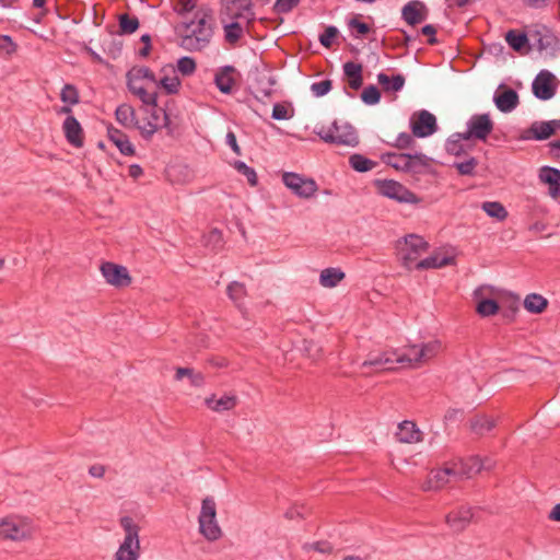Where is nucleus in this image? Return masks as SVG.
I'll return each instance as SVG.
<instances>
[{"label":"nucleus","mask_w":560,"mask_h":560,"mask_svg":"<svg viewBox=\"0 0 560 560\" xmlns=\"http://www.w3.org/2000/svg\"><path fill=\"white\" fill-rule=\"evenodd\" d=\"M213 11L209 8L199 9L195 19L182 24L179 46L188 51H201L206 48L213 36Z\"/></svg>","instance_id":"nucleus-1"},{"label":"nucleus","mask_w":560,"mask_h":560,"mask_svg":"<svg viewBox=\"0 0 560 560\" xmlns=\"http://www.w3.org/2000/svg\"><path fill=\"white\" fill-rule=\"evenodd\" d=\"M428 249L429 243L418 234H408L396 242L397 258L408 270L415 269L419 257Z\"/></svg>","instance_id":"nucleus-2"},{"label":"nucleus","mask_w":560,"mask_h":560,"mask_svg":"<svg viewBox=\"0 0 560 560\" xmlns=\"http://www.w3.org/2000/svg\"><path fill=\"white\" fill-rule=\"evenodd\" d=\"M119 524L125 532V538L115 553V560H138L140 557V526L130 516H122Z\"/></svg>","instance_id":"nucleus-3"},{"label":"nucleus","mask_w":560,"mask_h":560,"mask_svg":"<svg viewBox=\"0 0 560 560\" xmlns=\"http://www.w3.org/2000/svg\"><path fill=\"white\" fill-rule=\"evenodd\" d=\"M318 136L325 142L337 145L355 147L359 144L358 133L349 122L339 125L337 121H334L331 127L327 129L322 128L318 131Z\"/></svg>","instance_id":"nucleus-4"},{"label":"nucleus","mask_w":560,"mask_h":560,"mask_svg":"<svg viewBox=\"0 0 560 560\" xmlns=\"http://www.w3.org/2000/svg\"><path fill=\"white\" fill-rule=\"evenodd\" d=\"M375 186L381 195L398 202L419 203L421 201L416 194L394 179H377L375 180Z\"/></svg>","instance_id":"nucleus-5"},{"label":"nucleus","mask_w":560,"mask_h":560,"mask_svg":"<svg viewBox=\"0 0 560 560\" xmlns=\"http://www.w3.org/2000/svg\"><path fill=\"white\" fill-rule=\"evenodd\" d=\"M409 350L415 352V357H411L410 353H401V364L408 366H419L422 363L428 362L432 358L436 357L439 351L441 350V342L439 340H433L427 343L410 345Z\"/></svg>","instance_id":"nucleus-6"},{"label":"nucleus","mask_w":560,"mask_h":560,"mask_svg":"<svg viewBox=\"0 0 560 560\" xmlns=\"http://www.w3.org/2000/svg\"><path fill=\"white\" fill-rule=\"evenodd\" d=\"M282 182L300 198H311L318 189L313 178H307L293 172L283 173Z\"/></svg>","instance_id":"nucleus-7"},{"label":"nucleus","mask_w":560,"mask_h":560,"mask_svg":"<svg viewBox=\"0 0 560 560\" xmlns=\"http://www.w3.org/2000/svg\"><path fill=\"white\" fill-rule=\"evenodd\" d=\"M529 37L539 51L550 50L555 55L560 49V40L546 25H533L529 30Z\"/></svg>","instance_id":"nucleus-8"},{"label":"nucleus","mask_w":560,"mask_h":560,"mask_svg":"<svg viewBox=\"0 0 560 560\" xmlns=\"http://www.w3.org/2000/svg\"><path fill=\"white\" fill-rule=\"evenodd\" d=\"M410 127L415 137L425 138L436 131V118L430 112L422 109L412 114Z\"/></svg>","instance_id":"nucleus-9"},{"label":"nucleus","mask_w":560,"mask_h":560,"mask_svg":"<svg viewBox=\"0 0 560 560\" xmlns=\"http://www.w3.org/2000/svg\"><path fill=\"white\" fill-rule=\"evenodd\" d=\"M101 272L105 280L116 288H126L132 282V278L129 275L128 269L125 266L117 265L115 262H103L101 265Z\"/></svg>","instance_id":"nucleus-10"},{"label":"nucleus","mask_w":560,"mask_h":560,"mask_svg":"<svg viewBox=\"0 0 560 560\" xmlns=\"http://www.w3.org/2000/svg\"><path fill=\"white\" fill-rule=\"evenodd\" d=\"M401 353L397 350H387L376 355H370L368 360L362 363V368H373L376 372L393 371L394 364H401Z\"/></svg>","instance_id":"nucleus-11"},{"label":"nucleus","mask_w":560,"mask_h":560,"mask_svg":"<svg viewBox=\"0 0 560 560\" xmlns=\"http://www.w3.org/2000/svg\"><path fill=\"white\" fill-rule=\"evenodd\" d=\"M534 95L542 101L550 100L556 93V77L548 70H541L535 78L533 85Z\"/></svg>","instance_id":"nucleus-12"},{"label":"nucleus","mask_w":560,"mask_h":560,"mask_svg":"<svg viewBox=\"0 0 560 560\" xmlns=\"http://www.w3.org/2000/svg\"><path fill=\"white\" fill-rule=\"evenodd\" d=\"M492 287L480 285L474 291V299L477 302L476 312L482 316L488 317L499 312V304L495 300L487 299L488 294H492Z\"/></svg>","instance_id":"nucleus-13"},{"label":"nucleus","mask_w":560,"mask_h":560,"mask_svg":"<svg viewBox=\"0 0 560 560\" xmlns=\"http://www.w3.org/2000/svg\"><path fill=\"white\" fill-rule=\"evenodd\" d=\"M467 129L468 136H474L475 139L486 141L493 130V121L489 114H477L469 119Z\"/></svg>","instance_id":"nucleus-14"},{"label":"nucleus","mask_w":560,"mask_h":560,"mask_svg":"<svg viewBox=\"0 0 560 560\" xmlns=\"http://www.w3.org/2000/svg\"><path fill=\"white\" fill-rule=\"evenodd\" d=\"M456 480L469 479L474 475L479 474L483 468L482 460L479 456H470L466 459L452 463Z\"/></svg>","instance_id":"nucleus-15"},{"label":"nucleus","mask_w":560,"mask_h":560,"mask_svg":"<svg viewBox=\"0 0 560 560\" xmlns=\"http://www.w3.org/2000/svg\"><path fill=\"white\" fill-rule=\"evenodd\" d=\"M550 121H534L527 129L523 130L520 136L521 140H547L555 135V127Z\"/></svg>","instance_id":"nucleus-16"},{"label":"nucleus","mask_w":560,"mask_h":560,"mask_svg":"<svg viewBox=\"0 0 560 560\" xmlns=\"http://www.w3.org/2000/svg\"><path fill=\"white\" fill-rule=\"evenodd\" d=\"M493 101L499 110L509 113L517 107L520 97L515 90L501 84L494 94Z\"/></svg>","instance_id":"nucleus-17"},{"label":"nucleus","mask_w":560,"mask_h":560,"mask_svg":"<svg viewBox=\"0 0 560 560\" xmlns=\"http://www.w3.org/2000/svg\"><path fill=\"white\" fill-rule=\"evenodd\" d=\"M472 509L469 506H460L451 511L445 520L447 525L456 533L463 532L472 520Z\"/></svg>","instance_id":"nucleus-18"},{"label":"nucleus","mask_w":560,"mask_h":560,"mask_svg":"<svg viewBox=\"0 0 560 560\" xmlns=\"http://www.w3.org/2000/svg\"><path fill=\"white\" fill-rule=\"evenodd\" d=\"M62 130L67 141L74 148H82L84 144L83 129L74 116L69 115L63 124Z\"/></svg>","instance_id":"nucleus-19"},{"label":"nucleus","mask_w":560,"mask_h":560,"mask_svg":"<svg viewBox=\"0 0 560 560\" xmlns=\"http://www.w3.org/2000/svg\"><path fill=\"white\" fill-rule=\"evenodd\" d=\"M31 537L30 530L22 525H18L11 518L0 521V539L24 540Z\"/></svg>","instance_id":"nucleus-20"},{"label":"nucleus","mask_w":560,"mask_h":560,"mask_svg":"<svg viewBox=\"0 0 560 560\" xmlns=\"http://www.w3.org/2000/svg\"><path fill=\"white\" fill-rule=\"evenodd\" d=\"M402 19L411 26L420 24L428 16V9L425 4L419 0L408 2L402 8Z\"/></svg>","instance_id":"nucleus-21"},{"label":"nucleus","mask_w":560,"mask_h":560,"mask_svg":"<svg viewBox=\"0 0 560 560\" xmlns=\"http://www.w3.org/2000/svg\"><path fill=\"white\" fill-rule=\"evenodd\" d=\"M539 179L548 186V194L557 199L560 197V170L551 166H542L539 170Z\"/></svg>","instance_id":"nucleus-22"},{"label":"nucleus","mask_w":560,"mask_h":560,"mask_svg":"<svg viewBox=\"0 0 560 560\" xmlns=\"http://www.w3.org/2000/svg\"><path fill=\"white\" fill-rule=\"evenodd\" d=\"M226 294L235 307L246 317L248 313L245 305V299L248 295L246 285L240 281H232L226 288Z\"/></svg>","instance_id":"nucleus-23"},{"label":"nucleus","mask_w":560,"mask_h":560,"mask_svg":"<svg viewBox=\"0 0 560 560\" xmlns=\"http://www.w3.org/2000/svg\"><path fill=\"white\" fill-rule=\"evenodd\" d=\"M107 137L122 155L132 156L136 154L135 148L128 136L113 125L107 127Z\"/></svg>","instance_id":"nucleus-24"},{"label":"nucleus","mask_w":560,"mask_h":560,"mask_svg":"<svg viewBox=\"0 0 560 560\" xmlns=\"http://www.w3.org/2000/svg\"><path fill=\"white\" fill-rule=\"evenodd\" d=\"M396 436L399 442L407 444L419 443L423 439V434L416 422L409 420L399 423Z\"/></svg>","instance_id":"nucleus-25"},{"label":"nucleus","mask_w":560,"mask_h":560,"mask_svg":"<svg viewBox=\"0 0 560 560\" xmlns=\"http://www.w3.org/2000/svg\"><path fill=\"white\" fill-rule=\"evenodd\" d=\"M529 38V32L525 33L517 30H510L505 33L508 45L520 54H527L532 49Z\"/></svg>","instance_id":"nucleus-26"},{"label":"nucleus","mask_w":560,"mask_h":560,"mask_svg":"<svg viewBox=\"0 0 560 560\" xmlns=\"http://www.w3.org/2000/svg\"><path fill=\"white\" fill-rule=\"evenodd\" d=\"M235 68L233 66H224L219 69L214 75V83L220 92L231 94L235 85L233 73Z\"/></svg>","instance_id":"nucleus-27"},{"label":"nucleus","mask_w":560,"mask_h":560,"mask_svg":"<svg viewBox=\"0 0 560 560\" xmlns=\"http://www.w3.org/2000/svg\"><path fill=\"white\" fill-rule=\"evenodd\" d=\"M452 480H456V477L451 464L444 468L432 470L429 475L428 483L430 489H441Z\"/></svg>","instance_id":"nucleus-28"},{"label":"nucleus","mask_w":560,"mask_h":560,"mask_svg":"<svg viewBox=\"0 0 560 560\" xmlns=\"http://www.w3.org/2000/svg\"><path fill=\"white\" fill-rule=\"evenodd\" d=\"M237 402L238 398L236 395H223L217 399L215 395L212 394L205 399L206 406L215 412L230 411L237 406Z\"/></svg>","instance_id":"nucleus-29"},{"label":"nucleus","mask_w":560,"mask_h":560,"mask_svg":"<svg viewBox=\"0 0 560 560\" xmlns=\"http://www.w3.org/2000/svg\"><path fill=\"white\" fill-rule=\"evenodd\" d=\"M115 118L125 128L136 129L138 127L136 110L129 104H120L115 110Z\"/></svg>","instance_id":"nucleus-30"},{"label":"nucleus","mask_w":560,"mask_h":560,"mask_svg":"<svg viewBox=\"0 0 560 560\" xmlns=\"http://www.w3.org/2000/svg\"><path fill=\"white\" fill-rule=\"evenodd\" d=\"M362 65L348 61L343 65L345 75L348 78L349 86L352 90H359L363 84Z\"/></svg>","instance_id":"nucleus-31"},{"label":"nucleus","mask_w":560,"mask_h":560,"mask_svg":"<svg viewBox=\"0 0 560 560\" xmlns=\"http://www.w3.org/2000/svg\"><path fill=\"white\" fill-rule=\"evenodd\" d=\"M454 262V257L441 256V255H431L424 259L419 260L415 265V269L424 270L432 268H441Z\"/></svg>","instance_id":"nucleus-32"},{"label":"nucleus","mask_w":560,"mask_h":560,"mask_svg":"<svg viewBox=\"0 0 560 560\" xmlns=\"http://www.w3.org/2000/svg\"><path fill=\"white\" fill-rule=\"evenodd\" d=\"M139 26L140 22L137 16L130 15L128 13H122L118 15V35H131L135 32H137Z\"/></svg>","instance_id":"nucleus-33"},{"label":"nucleus","mask_w":560,"mask_h":560,"mask_svg":"<svg viewBox=\"0 0 560 560\" xmlns=\"http://www.w3.org/2000/svg\"><path fill=\"white\" fill-rule=\"evenodd\" d=\"M494 427V419L485 415H478L470 419V430L477 435H483L490 432Z\"/></svg>","instance_id":"nucleus-34"},{"label":"nucleus","mask_w":560,"mask_h":560,"mask_svg":"<svg viewBox=\"0 0 560 560\" xmlns=\"http://www.w3.org/2000/svg\"><path fill=\"white\" fill-rule=\"evenodd\" d=\"M377 81L385 92H398L404 88L405 77L402 74H395L393 77H388L385 73H380L377 75Z\"/></svg>","instance_id":"nucleus-35"},{"label":"nucleus","mask_w":560,"mask_h":560,"mask_svg":"<svg viewBox=\"0 0 560 560\" xmlns=\"http://www.w3.org/2000/svg\"><path fill=\"white\" fill-rule=\"evenodd\" d=\"M345 278V272L338 268H326L320 272L319 283L324 288H334Z\"/></svg>","instance_id":"nucleus-36"},{"label":"nucleus","mask_w":560,"mask_h":560,"mask_svg":"<svg viewBox=\"0 0 560 560\" xmlns=\"http://www.w3.org/2000/svg\"><path fill=\"white\" fill-rule=\"evenodd\" d=\"M548 306V301L540 294L530 293L524 300V307L533 314L542 313Z\"/></svg>","instance_id":"nucleus-37"},{"label":"nucleus","mask_w":560,"mask_h":560,"mask_svg":"<svg viewBox=\"0 0 560 560\" xmlns=\"http://www.w3.org/2000/svg\"><path fill=\"white\" fill-rule=\"evenodd\" d=\"M382 160L393 168L397 171L406 172L408 163L410 161V154L407 153H386L382 156Z\"/></svg>","instance_id":"nucleus-38"},{"label":"nucleus","mask_w":560,"mask_h":560,"mask_svg":"<svg viewBox=\"0 0 560 560\" xmlns=\"http://www.w3.org/2000/svg\"><path fill=\"white\" fill-rule=\"evenodd\" d=\"M200 533L211 541H214L221 537V528L219 527L215 518H212L211 521H205L199 522Z\"/></svg>","instance_id":"nucleus-39"},{"label":"nucleus","mask_w":560,"mask_h":560,"mask_svg":"<svg viewBox=\"0 0 560 560\" xmlns=\"http://www.w3.org/2000/svg\"><path fill=\"white\" fill-rule=\"evenodd\" d=\"M482 210L491 218L503 221L508 218L509 213L504 206L499 201H486L482 203Z\"/></svg>","instance_id":"nucleus-40"},{"label":"nucleus","mask_w":560,"mask_h":560,"mask_svg":"<svg viewBox=\"0 0 560 560\" xmlns=\"http://www.w3.org/2000/svg\"><path fill=\"white\" fill-rule=\"evenodd\" d=\"M349 164L354 171L364 173L371 171L377 163L357 153L349 158Z\"/></svg>","instance_id":"nucleus-41"},{"label":"nucleus","mask_w":560,"mask_h":560,"mask_svg":"<svg viewBox=\"0 0 560 560\" xmlns=\"http://www.w3.org/2000/svg\"><path fill=\"white\" fill-rule=\"evenodd\" d=\"M407 166L406 172L421 174L429 167V159L424 154H410V161Z\"/></svg>","instance_id":"nucleus-42"},{"label":"nucleus","mask_w":560,"mask_h":560,"mask_svg":"<svg viewBox=\"0 0 560 560\" xmlns=\"http://www.w3.org/2000/svg\"><path fill=\"white\" fill-rule=\"evenodd\" d=\"M243 36V27L238 22L224 25V39L230 45H235Z\"/></svg>","instance_id":"nucleus-43"},{"label":"nucleus","mask_w":560,"mask_h":560,"mask_svg":"<svg viewBox=\"0 0 560 560\" xmlns=\"http://www.w3.org/2000/svg\"><path fill=\"white\" fill-rule=\"evenodd\" d=\"M60 100L68 105L80 103V94L75 85L67 83L60 92Z\"/></svg>","instance_id":"nucleus-44"},{"label":"nucleus","mask_w":560,"mask_h":560,"mask_svg":"<svg viewBox=\"0 0 560 560\" xmlns=\"http://www.w3.org/2000/svg\"><path fill=\"white\" fill-rule=\"evenodd\" d=\"M233 166L238 173L247 178V182L252 187L257 186L258 177L253 167L248 166L245 162L242 161H235Z\"/></svg>","instance_id":"nucleus-45"},{"label":"nucleus","mask_w":560,"mask_h":560,"mask_svg":"<svg viewBox=\"0 0 560 560\" xmlns=\"http://www.w3.org/2000/svg\"><path fill=\"white\" fill-rule=\"evenodd\" d=\"M129 89L133 94H136L141 100V102L143 104L150 105L153 107L158 106V93L156 92L149 93L144 88H142V86L136 88V86H132L130 83H129Z\"/></svg>","instance_id":"nucleus-46"},{"label":"nucleus","mask_w":560,"mask_h":560,"mask_svg":"<svg viewBox=\"0 0 560 560\" xmlns=\"http://www.w3.org/2000/svg\"><path fill=\"white\" fill-rule=\"evenodd\" d=\"M228 9L231 11V16L233 19H238L243 16L244 11L252 10V0H231Z\"/></svg>","instance_id":"nucleus-47"},{"label":"nucleus","mask_w":560,"mask_h":560,"mask_svg":"<svg viewBox=\"0 0 560 560\" xmlns=\"http://www.w3.org/2000/svg\"><path fill=\"white\" fill-rule=\"evenodd\" d=\"M217 510H215V502L212 498H206L202 500L201 511L199 515V522L205 521H211L212 518H215Z\"/></svg>","instance_id":"nucleus-48"},{"label":"nucleus","mask_w":560,"mask_h":560,"mask_svg":"<svg viewBox=\"0 0 560 560\" xmlns=\"http://www.w3.org/2000/svg\"><path fill=\"white\" fill-rule=\"evenodd\" d=\"M197 63L194 58L185 56L177 60V71L188 77L195 73Z\"/></svg>","instance_id":"nucleus-49"},{"label":"nucleus","mask_w":560,"mask_h":560,"mask_svg":"<svg viewBox=\"0 0 560 560\" xmlns=\"http://www.w3.org/2000/svg\"><path fill=\"white\" fill-rule=\"evenodd\" d=\"M161 88H163L167 94H176L180 88V80L178 77H163L159 82H156Z\"/></svg>","instance_id":"nucleus-50"},{"label":"nucleus","mask_w":560,"mask_h":560,"mask_svg":"<svg viewBox=\"0 0 560 560\" xmlns=\"http://www.w3.org/2000/svg\"><path fill=\"white\" fill-rule=\"evenodd\" d=\"M361 100L368 105H375L381 100V92L377 86L369 85L362 91Z\"/></svg>","instance_id":"nucleus-51"},{"label":"nucleus","mask_w":560,"mask_h":560,"mask_svg":"<svg viewBox=\"0 0 560 560\" xmlns=\"http://www.w3.org/2000/svg\"><path fill=\"white\" fill-rule=\"evenodd\" d=\"M339 31L336 26H327L324 32L319 35V43L325 48H331L334 39L338 36Z\"/></svg>","instance_id":"nucleus-52"},{"label":"nucleus","mask_w":560,"mask_h":560,"mask_svg":"<svg viewBox=\"0 0 560 560\" xmlns=\"http://www.w3.org/2000/svg\"><path fill=\"white\" fill-rule=\"evenodd\" d=\"M301 0H277L273 4V12L277 14H285L291 12Z\"/></svg>","instance_id":"nucleus-53"},{"label":"nucleus","mask_w":560,"mask_h":560,"mask_svg":"<svg viewBox=\"0 0 560 560\" xmlns=\"http://www.w3.org/2000/svg\"><path fill=\"white\" fill-rule=\"evenodd\" d=\"M304 550H314L319 553L330 555L334 551V547L329 541L319 540L312 544H305L303 547Z\"/></svg>","instance_id":"nucleus-54"},{"label":"nucleus","mask_w":560,"mask_h":560,"mask_svg":"<svg viewBox=\"0 0 560 560\" xmlns=\"http://www.w3.org/2000/svg\"><path fill=\"white\" fill-rule=\"evenodd\" d=\"M129 73H133V75L137 79H147L153 83L158 82L154 72L145 66L135 67V68H132V70Z\"/></svg>","instance_id":"nucleus-55"},{"label":"nucleus","mask_w":560,"mask_h":560,"mask_svg":"<svg viewBox=\"0 0 560 560\" xmlns=\"http://www.w3.org/2000/svg\"><path fill=\"white\" fill-rule=\"evenodd\" d=\"M0 50L4 51L8 56H12L18 50V45L9 35H0Z\"/></svg>","instance_id":"nucleus-56"},{"label":"nucleus","mask_w":560,"mask_h":560,"mask_svg":"<svg viewBox=\"0 0 560 560\" xmlns=\"http://www.w3.org/2000/svg\"><path fill=\"white\" fill-rule=\"evenodd\" d=\"M478 161L475 158H470L469 160L460 163H456L455 167L460 175H474L475 167L477 166Z\"/></svg>","instance_id":"nucleus-57"},{"label":"nucleus","mask_w":560,"mask_h":560,"mask_svg":"<svg viewBox=\"0 0 560 560\" xmlns=\"http://www.w3.org/2000/svg\"><path fill=\"white\" fill-rule=\"evenodd\" d=\"M332 88V82L329 79L322 80L312 84L311 90L316 96L326 95Z\"/></svg>","instance_id":"nucleus-58"},{"label":"nucleus","mask_w":560,"mask_h":560,"mask_svg":"<svg viewBox=\"0 0 560 560\" xmlns=\"http://www.w3.org/2000/svg\"><path fill=\"white\" fill-rule=\"evenodd\" d=\"M290 109L287 105L277 103L273 105L271 117L276 120H284L291 118Z\"/></svg>","instance_id":"nucleus-59"},{"label":"nucleus","mask_w":560,"mask_h":560,"mask_svg":"<svg viewBox=\"0 0 560 560\" xmlns=\"http://www.w3.org/2000/svg\"><path fill=\"white\" fill-rule=\"evenodd\" d=\"M350 28L357 31L358 36H363L370 33L371 27L365 22H362L358 16L352 18L348 23Z\"/></svg>","instance_id":"nucleus-60"},{"label":"nucleus","mask_w":560,"mask_h":560,"mask_svg":"<svg viewBox=\"0 0 560 560\" xmlns=\"http://www.w3.org/2000/svg\"><path fill=\"white\" fill-rule=\"evenodd\" d=\"M447 153L453 155H462L465 153L464 144L457 139H448L445 144Z\"/></svg>","instance_id":"nucleus-61"},{"label":"nucleus","mask_w":560,"mask_h":560,"mask_svg":"<svg viewBox=\"0 0 560 560\" xmlns=\"http://www.w3.org/2000/svg\"><path fill=\"white\" fill-rule=\"evenodd\" d=\"M415 142L411 135L407 132H401L397 138L395 143L393 144L397 149H407Z\"/></svg>","instance_id":"nucleus-62"},{"label":"nucleus","mask_w":560,"mask_h":560,"mask_svg":"<svg viewBox=\"0 0 560 560\" xmlns=\"http://www.w3.org/2000/svg\"><path fill=\"white\" fill-rule=\"evenodd\" d=\"M436 32H438L436 27L432 24H427L421 28V34L428 36L427 43L429 45L438 44V39L435 37Z\"/></svg>","instance_id":"nucleus-63"},{"label":"nucleus","mask_w":560,"mask_h":560,"mask_svg":"<svg viewBox=\"0 0 560 560\" xmlns=\"http://www.w3.org/2000/svg\"><path fill=\"white\" fill-rule=\"evenodd\" d=\"M140 40L143 43V47L141 49H139L138 54L140 57L147 58L150 55L151 49H152L151 36L149 34H143L141 36Z\"/></svg>","instance_id":"nucleus-64"}]
</instances>
